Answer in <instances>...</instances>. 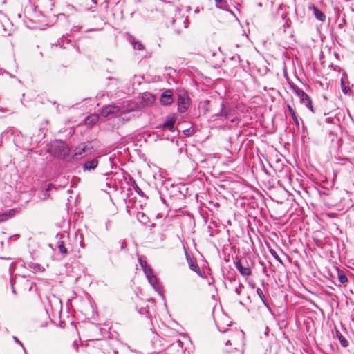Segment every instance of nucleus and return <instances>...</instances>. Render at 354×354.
<instances>
[{"mask_svg":"<svg viewBox=\"0 0 354 354\" xmlns=\"http://www.w3.org/2000/svg\"><path fill=\"white\" fill-rule=\"evenodd\" d=\"M129 107L126 110H121L118 106L114 104H109L102 108L100 114L105 118H113L118 115H122L127 112H132L138 109V105L134 102L129 104Z\"/></svg>","mask_w":354,"mask_h":354,"instance_id":"f257e3e1","label":"nucleus"},{"mask_svg":"<svg viewBox=\"0 0 354 354\" xmlns=\"http://www.w3.org/2000/svg\"><path fill=\"white\" fill-rule=\"evenodd\" d=\"M234 113L235 110L232 106L225 102H222L219 112L214 114L212 118L214 120H229L232 123H235L239 121V119L234 116Z\"/></svg>","mask_w":354,"mask_h":354,"instance_id":"f03ea898","label":"nucleus"},{"mask_svg":"<svg viewBox=\"0 0 354 354\" xmlns=\"http://www.w3.org/2000/svg\"><path fill=\"white\" fill-rule=\"evenodd\" d=\"M178 96V111L180 113H185L190 106V97L186 90L178 89L176 90Z\"/></svg>","mask_w":354,"mask_h":354,"instance_id":"7ed1b4c3","label":"nucleus"},{"mask_svg":"<svg viewBox=\"0 0 354 354\" xmlns=\"http://www.w3.org/2000/svg\"><path fill=\"white\" fill-rule=\"evenodd\" d=\"M290 88L295 93L297 96L299 97L300 102L301 104H305V106L308 109H310L313 113H314L312 100L309 95L307 93H306L302 89L299 88L295 84H291Z\"/></svg>","mask_w":354,"mask_h":354,"instance_id":"20e7f679","label":"nucleus"},{"mask_svg":"<svg viewBox=\"0 0 354 354\" xmlns=\"http://www.w3.org/2000/svg\"><path fill=\"white\" fill-rule=\"evenodd\" d=\"M68 236L60 235L57 236L56 248L59 250V252L63 256H66L68 254V250L66 248V243L68 242Z\"/></svg>","mask_w":354,"mask_h":354,"instance_id":"39448f33","label":"nucleus"},{"mask_svg":"<svg viewBox=\"0 0 354 354\" xmlns=\"http://www.w3.org/2000/svg\"><path fill=\"white\" fill-rule=\"evenodd\" d=\"M234 266L242 276L249 277L252 274V270L248 263L244 265L241 259L234 261Z\"/></svg>","mask_w":354,"mask_h":354,"instance_id":"423d86ee","label":"nucleus"},{"mask_svg":"<svg viewBox=\"0 0 354 354\" xmlns=\"http://www.w3.org/2000/svg\"><path fill=\"white\" fill-rule=\"evenodd\" d=\"M340 82L342 93L347 95H351L352 91L350 88V82L348 81V77L346 72H344L342 73Z\"/></svg>","mask_w":354,"mask_h":354,"instance_id":"0eeeda50","label":"nucleus"},{"mask_svg":"<svg viewBox=\"0 0 354 354\" xmlns=\"http://www.w3.org/2000/svg\"><path fill=\"white\" fill-rule=\"evenodd\" d=\"M160 101L162 105L168 106L173 103V93L170 89L164 91L160 96Z\"/></svg>","mask_w":354,"mask_h":354,"instance_id":"6e6552de","label":"nucleus"},{"mask_svg":"<svg viewBox=\"0 0 354 354\" xmlns=\"http://www.w3.org/2000/svg\"><path fill=\"white\" fill-rule=\"evenodd\" d=\"M185 22L186 19L183 17H179L176 19H173L171 21V24L172 26H174V24H177L178 26V27L176 29H175V32L178 34H179L181 32L183 28H187Z\"/></svg>","mask_w":354,"mask_h":354,"instance_id":"1a4fd4ad","label":"nucleus"},{"mask_svg":"<svg viewBox=\"0 0 354 354\" xmlns=\"http://www.w3.org/2000/svg\"><path fill=\"white\" fill-rule=\"evenodd\" d=\"M186 258L190 270L195 272L198 275L201 276V270L196 261L192 259L187 254H186Z\"/></svg>","mask_w":354,"mask_h":354,"instance_id":"9d476101","label":"nucleus"},{"mask_svg":"<svg viewBox=\"0 0 354 354\" xmlns=\"http://www.w3.org/2000/svg\"><path fill=\"white\" fill-rule=\"evenodd\" d=\"M308 9L311 10L315 17V18L322 22L326 21V15L315 5H310Z\"/></svg>","mask_w":354,"mask_h":354,"instance_id":"9b49d317","label":"nucleus"},{"mask_svg":"<svg viewBox=\"0 0 354 354\" xmlns=\"http://www.w3.org/2000/svg\"><path fill=\"white\" fill-rule=\"evenodd\" d=\"M175 122H176V118H174V116H169L167 118L166 121L162 124V128L163 129H168L171 132H174Z\"/></svg>","mask_w":354,"mask_h":354,"instance_id":"f8f14e48","label":"nucleus"},{"mask_svg":"<svg viewBox=\"0 0 354 354\" xmlns=\"http://www.w3.org/2000/svg\"><path fill=\"white\" fill-rule=\"evenodd\" d=\"M147 278L150 284L153 286V288L158 292H160L162 287L160 284L158 283V279L156 276L153 274V272L151 274V275H148Z\"/></svg>","mask_w":354,"mask_h":354,"instance_id":"ddd939ff","label":"nucleus"},{"mask_svg":"<svg viewBox=\"0 0 354 354\" xmlns=\"http://www.w3.org/2000/svg\"><path fill=\"white\" fill-rule=\"evenodd\" d=\"M138 261L146 277H147L148 275H151V274L153 272V270L151 268V266L147 264V261L145 259H142V258H138Z\"/></svg>","mask_w":354,"mask_h":354,"instance_id":"4468645a","label":"nucleus"},{"mask_svg":"<svg viewBox=\"0 0 354 354\" xmlns=\"http://www.w3.org/2000/svg\"><path fill=\"white\" fill-rule=\"evenodd\" d=\"M98 165V160L97 158H93L91 160L85 162L83 165L84 170L91 171L95 169Z\"/></svg>","mask_w":354,"mask_h":354,"instance_id":"2eb2a0df","label":"nucleus"},{"mask_svg":"<svg viewBox=\"0 0 354 354\" xmlns=\"http://www.w3.org/2000/svg\"><path fill=\"white\" fill-rule=\"evenodd\" d=\"M86 145H82L81 147L77 148L75 153L72 156L71 160H78L79 159L82 158V155L86 153Z\"/></svg>","mask_w":354,"mask_h":354,"instance_id":"dca6fc26","label":"nucleus"},{"mask_svg":"<svg viewBox=\"0 0 354 354\" xmlns=\"http://www.w3.org/2000/svg\"><path fill=\"white\" fill-rule=\"evenodd\" d=\"M257 293L258 295V296L259 297V298L261 299V300L262 301L263 304H264V306L269 310H270V304L268 302L266 298V296L264 295L263 294V290L260 288H258L257 289Z\"/></svg>","mask_w":354,"mask_h":354,"instance_id":"f3484780","label":"nucleus"},{"mask_svg":"<svg viewBox=\"0 0 354 354\" xmlns=\"http://www.w3.org/2000/svg\"><path fill=\"white\" fill-rule=\"evenodd\" d=\"M287 108H288V111H289V113H290V115L292 118L294 123L295 124L297 127L299 128V119H298L297 113L295 112V111L292 109V107L291 106L288 105Z\"/></svg>","mask_w":354,"mask_h":354,"instance_id":"a211bd4d","label":"nucleus"},{"mask_svg":"<svg viewBox=\"0 0 354 354\" xmlns=\"http://www.w3.org/2000/svg\"><path fill=\"white\" fill-rule=\"evenodd\" d=\"M216 3V6L218 8H221L224 10H227L229 8V5L226 0H214Z\"/></svg>","mask_w":354,"mask_h":354,"instance_id":"6ab92c4d","label":"nucleus"},{"mask_svg":"<svg viewBox=\"0 0 354 354\" xmlns=\"http://www.w3.org/2000/svg\"><path fill=\"white\" fill-rule=\"evenodd\" d=\"M138 220L142 224L147 225L149 222V218L143 212H138L137 214Z\"/></svg>","mask_w":354,"mask_h":354,"instance_id":"aec40b11","label":"nucleus"},{"mask_svg":"<svg viewBox=\"0 0 354 354\" xmlns=\"http://www.w3.org/2000/svg\"><path fill=\"white\" fill-rule=\"evenodd\" d=\"M131 44L133 46V48L135 49H138L139 50H144L145 47L144 45L139 41H136L135 38L131 37L130 39Z\"/></svg>","mask_w":354,"mask_h":354,"instance_id":"412c9836","label":"nucleus"},{"mask_svg":"<svg viewBox=\"0 0 354 354\" xmlns=\"http://www.w3.org/2000/svg\"><path fill=\"white\" fill-rule=\"evenodd\" d=\"M230 332L232 335H230L233 341L235 340L236 338H242L244 333L242 330L240 331H232V330H224L223 333Z\"/></svg>","mask_w":354,"mask_h":354,"instance_id":"4be33fe9","label":"nucleus"},{"mask_svg":"<svg viewBox=\"0 0 354 354\" xmlns=\"http://www.w3.org/2000/svg\"><path fill=\"white\" fill-rule=\"evenodd\" d=\"M337 278L339 281L344 284L348 281V278L343 271L337 270Z\"/></svg>","mask_w":354,"mask_h":354,"instance_id":"5701e85b","label":"nucleus"},{"mask_svg":"<svg viewBox=\"0 0 354 354\" xmlns=\"http://www.w3.org/2000/svg\"><path fill=\"white\" fill-rule=\"evenodd\" d=\"M337 335L342 346L344 348L347 347L348 346V340L339 331H337Z\"/></svg>","mask_w":354,"mask_h":354,"instance_id":"b1692460","label":"nucleus"},{"mask_svg":"<svg viewBox=\"0 0 354 354\" xmlns=\"http://www.w3.org/2000/svg\"><path fill=\"white\" fill-rule=\"evenodd\" d=\"M131 185L133 187L135 192L140 196H144V192L142 189L138 187L136 182L134 179L131 178Z\"/></svg>","mask_w":354,"mask_h":354,"instance_id":"393cba45","label":"nucleus"},{"mask_svg":"<svg viewBox=\"0 0 354 354\" xmlns=\"http://www.w3.org/2000/svg\"><path fill=\"white\" fill-rule=\"evenodd\" d=\"M244 288H245V286L240 281H239L237 286H235V288H234V292H236V294L237 295L240 296L241 295L242 290H243V289H244Z\"/></svg>","mask_w":354,"mask_h":354,"instance_id":"a878e982","label":"nucleus"},{"mask_svg":"<svg viewBox=\"0 0 354 354\" xmlns=\"http://www.w3.org/2000/svg\"><path fill=\"white\" fill-rule=\"evenodd\" d=\"M138 311L141 315H147L149 313L148 305H144L138 308Z\"/></svg>","mask_w":354,"mask_h":354,"instance_id":"bb28decb","label":"nucleus"},{"mask_svg":"<svg viewBox=\"0 0 354 354\" xmlns=\"http://www.w3.org/2000/svg\"><path fill=\"white\" fill-rule=\"evenodd\" d=\"M269 252L270 253L272 254V256L279 263H282V261L280 258V257L278 255V254L277 253V252L272 249V248H270L269 250Z\"/></svg>","mask_w":354,"mask_h":354,"instance_id":"cd10ccee","label":"nucleus"},{"mask_svg":"<svg viewBox=\"0 0 354 354\" xmlns=\"http://www.w3.org/2000/svg\"><path fill=\"white\" fill-rule=\"evenodd\" d=\"M31 268L33 269V271L35 272H41L42 270H41V266L39 264H37V263L32 264V266H31Z\"/></svg>","mask_w":354,"mask_h":354,"instance_id":"c85d7f7f","label":"nucleus"},{"mask_svg":"<svg viewBox=\"0 0 354 354\" xmlns=\"http://www.w3.org/2000/svg\"><path fill=\"white\" fill-rule=\"evenodd\" d=\"M119 244H120V250H124L126 248H127V243L125 241L122 240V241H120L118 242Z\"/></svg>","mask_w":354,"mask_h":354,"instance_id":"c756f323","label":"nucleus"},{"mask_svg":"<svg viewBox=\"0 0 354 354\" xmlns=\"http://www.w3.org/2000/svg\"><path fill=\"white\" fill-rule=\"evenodd\" d=\"M12 339H13V340H14L17 344H18L19 345H20V346L23 348V349H24V351H26L25 348H24V346L23 344L21 343V341H19V339H18L17 337L13 336V337H12Z\"/></svg>","mask_w":354,"mask_h":354,"instance_id":"7c9ffc66","label":"nucleus"},{"mask_svg":"<svg viewBox=\"0 0 354 354\" xmlns=\"http://www.w3.org/2000/svg\"><path fill=\"white\" fill-rule=\"evenodd\" d=\"M8 216L6 214H0V223L7 220Z\"/></svg>","mask_w":354,"mask_h":354,"instance_id":"2f4dec72","label":"nucleus"},{"mask_svg":"<svg viewBox=\"0 0 354 354\" xmlns=\"http://www.w3.org/2000/svg\"><path fill=\"white\" fill-rule=\"evenodd\" d=\"M145 96H146V97H147V96L148 97H147V100H149V103L153 102V100H154V99H153V95H146Z\"/></svg>","mask_w":354,"mask_h":354,"instance_id":"473e14b6","label":"nucleus"},{"mask_svg":"<svg viewBox=\"0 0 354 354\" xmlns=\"http://www.w3.org/2000/svg\"><path fill=\"white\" fill-rule=\"evenodd\" d=\"M228 280L230 283H235L236 279V277L234 276L233 277H228Z\"/></svg>","mask_w":354,"mask_h":354,"instance_id":"72a5a7b5","label":"nucleus"},{"mask_svg":"<svg viewBox=\"0 0 354 354\" xmlns=\"http://www.w3.org/2000/svg\"><path fill=\"white\" fill-rule=\"evenodd\" d=\"M176 344L179 346V347H183V342L180 341V340H177Z\"/></svg>","mask_w":354,"mask_h":354,"instance_id":"f704fd0d","label":"nucleus"},{"mask_svg":"<svg viewBox=\"0 0 354 354\" xmlns=\"http://www.w3.org/2000/svg\"><path fill=\"white\" fill-rule=\"evenodd\" d=\"M4 73H6L7 74L10 75V73L8 72H6L5 70H3L2 68H0V75L3 74Z\"/></svg>","mask_w":354,"mask_h":354,"instance_id":"c9c22d12","label":"nucleus"},{"mask_svg":"<svg viewBox=\"0 0 354 354\" xmlns=\"http://www.w3.org/2000/svg\"><path fill=\"white\" fill-rule=\"evenodd\" d=\"M189 132H190V130H189V129H187V130H185V131H184V133H185V135H187V136L190 135V133H189Z\"/></svg>","mask_w":354,"mask_h":354,"instance_id":"e433bc0d","label":"nucleus"},{"mask_svg":"<svg viewBox=\"0 0 354 354\" xmlns=\"http://www.w3.org/2000/svg\"><path fill=\"white\" fill-rule=\"evenodd\" d=\"M232 344V342H231V340L230 339H228L225 342V345L226 346H228V345H231Z\"/></svg>","mask_w":354,"mask_h":354,"instance_id":"4c0bfd02","label":"nucleus"},{"mask_svg":"<svg viewBox=\"0 0 354 354\" xmlns=\"http://www.w3.org/2000/svg\"><path fill=\"white\" fill-rule=\"evenodd\" d=\"M93 3L96 6L97 4L96 0H92Z\"/></svg>","mask_w":354,"mask_h":354,"instance_id":"58836bf2","label":"nucleus"},{"mask_svg":"<svg viewBox=\"0 0 354 354\" xmlns=\"http://www.w3.org/2000/svg\"><path fill=\"white\" fill-rule=\"evenodd\" d=\"M12 292H13V293H15V288H14V287H13V284H12Z\"/></svg>","mask_w":354,"mask_h":354,"instance_id":"ea45409f","label":"nucleus"},{"mask_svg":"<svg viewBox=\"0 0 354 354\" xmlns=\"http://www.w3.org/2000/svg\"><path fill=\"white\" fill-rule=\"evenodd\" d=\"M61 16L64 17V16H65V15H64V14H59V17H60Z\"/></svg>","mask_w":354,"mask_h":354,"instance_id":"a19ab883","label":"nucleus"},{"mask_svg":"<svg viewBox=\"0 0 354 354\" xmlns=\"http://www.w3.org/2000/svg\"><path fill=\"white\" fill-rule=\"evenodd\" d=\"M68 7L71 8V9L74 8V7L73 6H69Z\"/></svg>","mask_w":354,"mask_h":354,"instance_id":"79ce46f5","label":"nucleus"}]
</instances>
